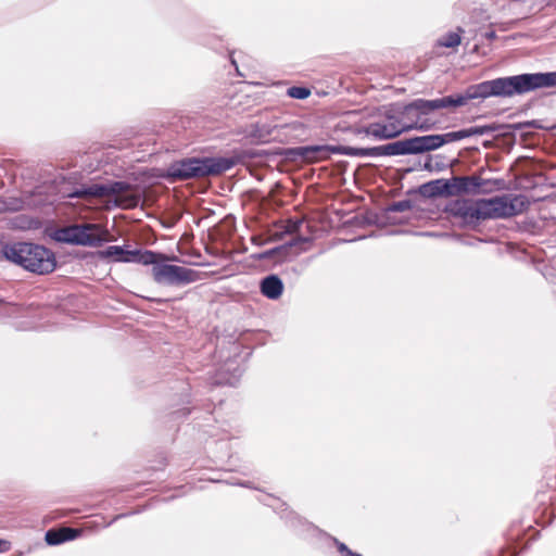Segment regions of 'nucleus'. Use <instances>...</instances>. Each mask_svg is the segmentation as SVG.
I'll return each mask as SVG.
<instances>
[{
    "label": "nucleus",
    "instance_id": "nucleus-1",
    "mask_svg": "<svg viewBox=\"0 0 556 556\" xmlns=\"http://www.w3.org/2000/svg\"><path fill=\"white\" fill-rule=\"evenodd\" d=\"M529 206L527 195L504 193L491 198H456L445 203L443 213L459 228L478 231L485 220L515 217Z\"/></svg>",
    "mask_w": 556,
    "mask_h": 556
},
{
    "label": "nucleus",
    "instance_id": "nucleus-2",
    "mask_svg": "<svg viewBox=\"0 0 556 556\" xmlns=\"http://www.w3.org/2000/svg\"><path fill=\"white\" fill-rule=\"evenodd\" d=\"M505 186L502 178H481L478 176H453L438 178L419 185V198L438 199L458 195H477L501 190Z\"/></svg>",
    "mask_w": 556,
    "mask_h": 556
},
{
    "label": "nucleus",
    "instance_id": "nucleus-3",
    "mask_svg": "<svg viewBox=\"0 0 556 556\" xmlns=\"http://www.w3.org/2000/svg\"><path fill=\"white\" fill-rule=\"evenodd\" d=\"M0 258L37 275H47L56 268L55 254L50 249L28 241L1 242Z\"/></svg>",
    "mask_w": 556,
    "mask_h": 556
},
{
    "label": "nucleus",
    "instance_id": "nucleus-4",
    "mask_svg": "<svg viewBox=\"0 0 556 556\" xmlns=\"http://www.w3.org/2000/svg\"><path fill=\"white\" fill-rule=\"evenodd\" d=\"M222 176L217 155H191L173 160L161 169L159 178L168 184L203 180Z\"/></svg>",
    "mask_w": 556,
    "mask_h": 556
},
{
    "label": "nucleus",
    "instance_id": "nucleus-5",
    "mask_svg": "<svg viewBox=\"0 0 556 556\" xmlns=\"http://www.w3.org/2000/svg\"><path fill=\"white\" fill-rule=\"evenodd\" d=\"M475 99L513 98L538 90L535 73H521L511 76H502L479 84L468 86Z\"/></svg>",
    "mask_w": 556,
    "mask_h": 556
},
{
    "label": "nucleus",
    "instance_id": "nucleus-6",
    "mask_svg": "<svg viewBox=\"0 0 556 556\" xmlns=\"http://www.w3.org/2000/svg\"><path fill=\"white\" fill-rule=\"evenodd\" d=\"M152 266L153 280L161 286L185 287L201 279V273L192 268L169 264V255L162 252ZM172 260L179 261L177 256Z\"/></svg>",
    "mask_w": 556,
    "mask_h": 556
},
{
    "label": "nucleus",
    "instance_id": "nucleus-7",
    "mask_svg": "<svg viewBox=\"0 0 556 556\" xmlns=\"http://www.w3.org/2000/svg\"><path fill=\"white\" fill-rule=\"evenodd\" d=\"M93 224H72L55 228L49 236L59 243L98 248L105 243V239L99 233H92Z\"/></svg>",
    "mask_w": 556,
    "mask_h": 556
},
{
    "label": "nucleus",
    "instance_id": "nucleus-8",
    "mask_svg": "<svg viewBox=\"0 0 556 556\" xmlns=\"http://www.w3.org/2000/svg\"><path fill=\"white\" fill-rule=\"evenodd\" d=\"M417 154V136L396 140L377 147H353V156L380 157Z\"/></svg>",
    "mask_w": 556,
    "mask_h": 556
},
{
    "label": "nucleus",
    "instance_id": "nucleus-9",
    "mask_svg": "<svg viewBox=\"0 0 556 556\" xmlns=\"http://www.w3.org/2000/svg\"><path fill=\"white\" fill-rule=\"evenodd\" d=\"M307 237L300 236L282 244L255 253L252 257L256 261H271L275 264L282 263L300 254L299 244L308 242Z\"/></svg>",
    "mask_w": 556,
    "mask_h": 556
},
{
    "label": "nucleus",
    "instance_id": "nucleus-10",
    "mask_svg": "<svg viewBox=\"0 0 556 556\" xmlns=\"http://www.w3.org/2000/svg\"><path fill=\"white\" fill-rule=\"evenodd\" d=\"M319 144H309V146H299V147H290V148H279V156L282 157L285 162L288 163H315L320 160H324V155H321Z\"/></svg>",
    "mask_w": 556,
    "mask_h": 556
},
{
    "label": "nucleus",
    "instance_id": "nucleus-11",
    "mask_svg": "<svg viewBox=\"0 0 556 556\" xmlns=\"http://www.w3.org/2000/svg\"><path fill=\"white\" fill-rule=\"evenodd\" d=\"M417 129V118L409 124H403L400 119L391 123H372V138L376 140H390L399 137L405 131Z\"/></svg>",
    "mask_w": 556,
    "mask_h": 556
},
{
    "label": "nucleus",
    "instance_id": "nucleus-12",
    "mask_svg": "<svg viewBox=\"0 0 556 556\" xmlns=\"http://www.w3.org/2000/svg\"><path fill=\"white\" fill-rule=\"evenodd\" d=\"M250 160H254V149H232L229 156L217 155L222 175L236 165H245Z\"/></svg>",
    "mask_w": 556,
    "mask_h": 556
},
{
    "label": "nucleus",
    "instance_id": "nucleus-13",
    "mask_svg": "<svg viewBox=\"0 0 556 556\" xmlns=\"http://www.w3.org/2000/svg\"><path fill=\"white\" fill-rule=\"evenodd\" d=\"M416 205V201L412 198L403 199L400 201H394L382 207L386 217H388L389 225H400L405 222V216L397 214H405L407 212H412L414 206Z\"/></svg>",
    "mask_w": 556,
    "mask_h": 556
},
{
    "label": "nucleus",
    "instance_id": "nucleus-14",
    "mask_svg": "<svg viewBox=\"0 0 556 556\" xmlns=\"http://www.w3.org/2000/svg\"><path fill=\"white\" fill-rule=\"evenodd\" d=\"M260 292L268 300L276 301L285 291V283L277 274H269L260 280Z\"/></svg>",
    "mask_w": 556,
    "mask_h": 556
},
{
    "label": "nucleus",
    "instance_id": "nucleus-15",
    "mask_svg": "<svg viewBox=\"0 0 556 556\" xmlns=\"http://www.w3.org/2000/svg\"><path fill=\"white\" fill-rule=\"evenodd\" d=\"M448 136H451L450 132L419 136V156L430 154L429 152L451 143L452 140Z\"/></svg>",
    "mask_w": 556,
    "mask_h": 556
},
{
    "label": "nucleus",
    "instance_id": "nucleus-16",
    "mask_svg": "<svg viewBox=\"0 0 556 556\" xmlns=\"http://www.w3.org/2000/svg\"><path fill=\"white\" fill-rule=\"evenodd\" d=\"M501 130L500 123H490L485 125H475L455 131H450L452 142L463 140L472 136H484Z\"/></svg>",
    "mask_w": 556,
    "mask_h": 556
},
{
    "label": "nucleus",
    "instance_id": "nucleus-17",
    "mask_svg": "<svg viewBox=\"0 0 556 556\" xmlns=\"http://www.w3.org/2000/svg\"><path fill=\"white\" fill-rule=\"evenodd\" d=\"M281 519L285 520L286 525L291 528L295 533L302 534L303 532L316 530L319 529L315 527L312 522H308L307 520L303 519L299 515H296L294 511L289 510L288 507H286L280 515Z\"/></svg>",
    "mask_w": 556,
    "mask_h": 556
},
{
    "label": "nucleus",
    "instance_id": "nucleus-18",
    "mask_svg": "<svg viewBox=\"0 0 556 556\" xmlns=\"http://www.w3.org/2000/svg\"><path fill=\"white\" fill-rule=\"evenodd\" d=\"M163 256L160 251H152L142 248L130 249L128 245L127 263L153 266L156 257Z\"/></svg>",
    "mask_w": 556,
    "mask_h": 556
},
{
    "label": "nucleus",
    "instance_id": "nucleus-19",
    "mask_svg": "<svg viewBox=\"0 0 556 556\" xmlns=\"http://www.w3.org/2000/svg\"><path fill=\"white\" fill-rule=\"evenodd\" d=\"M128 245H109L103 250H98L96 255L101 260L115 263H127Z\"/></svg>",
    "mask_w": 556,
    "mask_h": 556
},
{
    "label": "nucleus",
    "instance_id": "nucleus-20",
    "mask_svg": "<svg viewBox=\"0 0 556 556\" xmlns=\"http://www.w3.org/2000/svg\"><path fill=\"white\" fill-rule=\"evenodd\" d=\"M547 126L543 125L540 119H529L523 122H517L513 124H501L500 123V129L503 131V135L506 137H516V131L522 130L525 128H534V129H542L547 130Z\"/></svg>",
    "mask_w": 556,
    "mask_h": 556
},
{
    "label": "nucleus",
    "instance_id": "nucleus-21",
    "mask_svg": "<svg viewBox=\"0 0 556 556\" xmlns=\"http://www.w3.org/2000/svg\"><path fill=\"white\" fill-rule=\"evenodd\" d=\"M447 166H448V164L446 163V157L441 154H437V155L426 154V155L419 156V170H427L429 173H433V172L439 173V172L445 169Z\"/></svg>",
    "mask_w": 556,
    "mask_h": 556
},
{
    "label": "nucleus",
    "instance_id": "nucleus-22",
    "mask_svg": "<svg viewBox=\"0 0 556 556\" xmlns=\"http://www.w3.org/2000/svg\"><path fill=\"white\" fill-rule=\"evenodd\" d=\"M465 29L457 26L455 30H448L435 40V46L441 48L457 49L462 45Z\"/></svg>",
    "mask_w": 556,
    "mask_h": 556
},
{
    "label": "nucleus",
    "instance_id": "nucleus-23",
    "mask_svg": "<svg viewBox=\"0 0 556 556\" xmlns=\"http://www.w3.org/2000/svg\"><path fill=\"white\" fill-rule=\"evenodd\" d=\"M441 109H445V102L443 97L431 100L419 98V129H425L428 127V124L426 125V122L421 123V115H430L431 113H434L435 111H439Z\"/></svg>",
    "mask_w": 556,
    "mask_h": 556
},
{
    "label": "nucleus",
    "instance_id": "nucleus-24",
    "mask_svg": "<svg viewBox=\"0 0 556 556\" xmlns=\"http://www.w3.org/2000/svg\"><path fill=\"white\" fill-rule=\"evenodd\" d=\"M271 135V129L266 124L253 123L250 125L247 138L252 139L255 143H266Z\"/></svg>",
    "mask_w": 556,
    "mask_h": 556
},
{
    "label": "nucleus",
    "instance_id": "nucleus-25",
    "mask_svg": "<svg viewBox=\"0 0 556 556\" xmlns=\"http://www.w3.org/2000/svg\"><path fill=\"white\" fill-rule=\"evenodd\" d=\"M362 223L367 226L386 227L389 226L382 208L379 211L368 210L362 215Z\"/></svg>",
    "mask_w": 556,
    "mask_h": 556
},
{
    "label": "nucleus",
    "instance_id": "nucleus-26",
    "mask_svg": "<svg viewBox=\"0 0 556 556\" xmlns=\"http://www.w3.org/2000/svg\"><path fill=\"white\" fill-rule=\"evenodd\" d=\"M321 155H324V160L328 159L330 154H340L353 156V147L343 146V144H319Z\"/></svg>",
    "mask_w": 556,
    "mask_h": 556
},
{
    "label": "nucleus",
    "instance_id": "nucleus-27",
    "mask_svg": "<svg viewBox=\"0 0 556 556\" xmlns=\"http://www.w3.org/2000/svg\"><path fill=\"white\" fill-rule=\"evenodd\" d=\"M443 98H444V102H445V109L446 108H454V109L459 108V106L467 104V102L469 100H472V97L469 92L468 87L466 88L464 93H453V94L445 96Z\"/></svg>",
    "mask_w": 556,
    "mask_h": 556
},
{
    "label": "nucleus",
    "instance_id": "nucleus-28",
    "mask_svg": "<svg viewBox=\"0 0 556 556\" xmlns=\"http://www.w3.org/2000/svg\"><path fill=\"white\" fill-rule=\"evenodd\" d=\"M536 87L539 89L556 87V71L535 72Z\"/></svg>",
    "mask_w": 556,
    "mask_h": 556
},
{
    "label": "nucleus",
    "instance_id": "nucleus-29",
    "mask_svg": "<svg viewBox=\"0 0 556 556\" xmlns=\"http://www.w3.org/2000/svg\"><path fill=\"white\" fill-rule=\"evenodd\" d=\"M105 184V195H116L128 191L131 185L125 180H110Z\"/></svg>",
    "mask_w": 556,
    "mask_h": 556
},
{
    "label": "nucleus",
    "instance_id": "nucleus-30",
    "mask_svg": "<svg viewBox=\"0 0 556 556\" xmlns=\"http://www.w3.org/2000/svg\"><path fill=\"white\" fill-rule=\"evenodd\" d=\"M45 542L49 546H58V545H61L63 543H66L65 542V536H64L63 528H59V529H53L52 528V529H49L48 531H46V533H45Z\"/></svg>",
    "mask_w": 556,
    "mask_h": 556
},
{
    "label": "nucleus",
    "instance_id": "nucleus-31",
    "mask_svg": "<svg viewBox=\"0 0 556 556\" xmlns=\"http://www.w3.org/2000/svg\"><path fill=\"white\" fill-rule=\"evenodd\" d=\"M318 531L333 542L334 546L337 547V551L341 556H357L359 554L357 552L352 551L344 542H341L336 536L327 534L326 532H323L320 530Z\"/></svg>",
    "mask_w": 556,
    "mask_h": 556
},
{
    "label": "nucleus",
    "instance_id": "nucleus-32",
    "mask_svg": "<svg viewBox=\"0 0 556 556\" xmlns=\"http://www.w3.org/2000/svg\"><path fill=\"white\" fill-rule=\"evenodd\" d=\"M311 93V89L305 86H291L287 89V96L296 100H305Z\"/></svg>",
    "mask_w": 556,
    "mask_h": 556
},
{
    "label": "nucleus",
    "instance_id": "nucleus-33",
    "mask_svg": "<svg viewBox=\"0 0 556 556\" xmlns=\"http://www.w3.org/2000/svg\"><path fill=\"white\" fill-rule=\"evenodd\" d=\"M87 198L105 197V184L85 185Z\"/></svg>",
    "mask_w": 556,
    "mask_h": 556
},
{
    "label": "nucleus",
    "instance_id": "nucleus-34",
    "mask_svg": "<svg viewBox=\"0 0 556 556\" xmlns=\"http://www.w3.org/2000/svg\"><path fill=\"white\" fill-rule=\"evenodd\" d=\"M426 122V125L428 124L427 128L419 129V131H428L431 129H441L442 126V119L440 117L430 116V115H421V123Z\"/></svg>",
    "mask_w": 556,
    "mask_h": 556
},
{
    "label": "nucleus",
    "instance_id": "nucleus-35",
    "mask_svg": "<svg viewBox=\"0 0 556 556\" xmlns=\"http://www.w3.org/2000/svg\"><path fill=\"white\" fill-rule=\"evenodd\" d=\"M65 542L74 541L81 536L83 531L78 528L63 527Z\"/></svg>",
    "mask_w": 556,
    "mask_h": 556
},
{
    "label": "nucleus",
    "instance_id": "nucleus-36",
    "mask_svg": "<svg viewBox=\"0 0 556 556\" xmlns=\"http://www.w3.org/2000/svg\"><path fill=\"white\" fill-rule=\"evenodd\" d=\"M279 148L264 150V149H254V159H263V157H274L279 156Z\"/></svg>",
    "mask_w": 556,
    "mask_h": 556
},
{
    "label": "nucleus",
    "instance_id": "nucleus-37",
    "mask_svg": "<svg viewBox=\"0 0 556 556\" xmlns=\"http://www.w3.org/2000/svg\"><path fill=\"white\" fill-rule=\"evenodd\" d=\"M417 169V163H414L413 165H408V166H403V167H399L396 169V176L400 178V179H405L409 174H412L413 172H415Z\"/></svg>",
    "mask_w": 556,
    "mask_h": 556
},
{
    "label": "nucleus",
    "instance_id": "nucleus-38",
    "mask_svg": "<svg viewBox=\"0 0 556 556\" xmlns=\"http://www.w3.org/2000/svg\"><path fill=\"white\" fill-rule=\"evenodd\" d=\"M190 412H191L190 408L184 407V408L172 412L169 414V416L173 420H184L185 418L188 417Z\"/></svg>",
    "mask_w": 556,
    "mask_h": 556
},
{
    "label": "nucleus",
    "instance_id": "nucleus-39",
    "mask_svg": "<svg viewBox=\"0 0 556 556\" xmlns=\"http://www.w3.org/2000/svg\"><path fill=\"white\" fill-rule=\"evenodd\" d=\"M372 123L368 124L367 126H356L352 129V132L356 136L358 135H366L372 137Z\"/></svg>",
    "mask_w": 556,
    "mask_h": 556
},
{
    "label": "nucleus",
    "instance_id": "nucleus-40",
    "mask_svg": "<svg viewBox=\"0 0 556 556\" xmlns=\"http://www.w3.org/2000/svg\"><path fill=\"white\" fill-rule=\"evenodd\" d=\"M67 197L70 199H84V198H87L86 195V188H85V185L78 187V188H74L68 194Z\"/></svg>",
    "mask_w": 556,
    "mask_h": 556
},
{
    "label": "nucleus",
    "instance_id": "nucleus-41",
    "mask_svg": "<svg viewBox=\"0 0 556 556\" xmlns=\"http://www.w3.org/2000/svg\"><path fill=\"white\" fill-rule=\"evenodd\" d=\"M302 219L293 217L288 220L287 232L299 231L302 226Z\"/></svg>",
    "mask_w": 556,
    "mask_h": 556
},
{
    "label": "nucleus",
    "instance_id": "nucleus-42",
    "mask_svg": "<svg viewBox=\"0 0 556 556\" xmlns=\"http://www.w3.org/2000/svg\"><path fill=\"white\" fill-rule=\"evenodd\" d=\"M144 510V507H142L141 509H136V510H132V511H129V513H126V514H119L117 516H115L110 522H109V526L112 525L114 521L121 519V518H124V517H127V516H132V515H136V514H139L141 511Z\"/></svg>",
    "mask_w": 556,
    "mask_h": 556
},
{
    "label": "nucleus",
    "instance_id": "nucleus-43",
    "mask_svg": "<svg viewBox=\"0 0 556 556\" xmlns=\"http://www.w3.org/2000/svg\"><path fill=\"white\" fill-rule=\"evenodd\" d=\"M22 207V202L17 199H13V201L10 203V205L5 206V210L8 211H18Z\"/></svg>",
    "mask_w": 556,
    "mask_h": 556
},
{
    "label": "nucleus",
    "instance_id": "nucleus-44",
    "mask_svg": "<svg viewBox=\"0 0 556 556\" xmlns=\"http://www.w3.org/2000/svg\"><path fill=\"white\" fill-rule=\"evenodd\" d=\"M413 110L417 111V100H413L408 104L404 105L402 114H405L406 112H409Z\"/></svg>",
    "mask_w": 556,
    "mask_h": 556
},
{
    "label": "nucleus",
    "instance_id": "nucleus-45",
    "mask_svg": "<svg viewBox=\"0 0 556 556\" xmlns=\"http://www.w3.org/2000/svg\"><path fill=\"white\" fill-rule=\"evenodd\" d=\"M482 37L488 40H494L497 38L496 31L494 29H488L482 34Z\"/></svg>",
    "mask_w": 556,
    "mask_h": 556
},
{
    "label": "nucleus",
    "instance_id": "nucleus-46",
    "mask_svg": "<svg viewBox=\"0 0 556 556\" xmlns=\"http://www.w3.org/2000/svg\"><path fill=\"white\" fill-rule=\"evenodd\" d=\"M11 547V542L4 539H0V553L8 552Z\"/></svg>",
    "mask_w": 556,
    "mask_h": 556
},
{
    "label": "nucleus",
    "instance_id": "nucleus-47",
    "mask_svg": "<svg viewBox=\"0 0 556 556\" xmlns=\"http://www.w3.org/2000/svg\"><path fill=\"white\" fill-rule=\"evenodd\" d=\"M232 484L243 486V488L253 489L252 482H250V481H236V482H232Z\"/></svg>",
    "mask_w": 556,
    "mask_h": 556
},
{
    "label": "nucleus",
    "instance_id": "nucleus-48",
    "mask_svg": "<svg viewBox=\"0 0 556 556\" xmlns=\"http://www.w3.org/2000/svg\"><path fill=\"white\" fill-rule=\"evenodd\" d=\"M391 233H392V235H400V233H410V235H416V232H415V231H413V230H404V229L395 230V231H392Z\"/></svg>",
    "mask_w": 556,
    "mask_h": 556
},
{
    "label": "nucleus",
    "instance_id": "nucleus-49",
    "mask_svg": "<svg viewBox=\"0 0 556 556\" xmlns=\"http://www.w3.org/2000/svg\"><path fill=\"white\" fill-rule=\"evenodd\" d=\"M406 194L409 195V197H413V195H417V187H410L407 191H406Z\"/></svg>",
    "mask_w": 556,
    "mask_h": 556
},
{
    "label": "nucleus",
    "instance_id": "nucleus-50",
    "mask_svg": "<svg viewBox=\"0 0 556 556\" xmlns=\"http://www.w3.org/2000/svg\"><path fill=\"white\" fill-rule=\"evenodd\" d=\"M216 383H217V384H231V386L233 384V383H232L231 381H229V380H222V379L216 380Z\"/></svg>",
    "mask_w": 556,
    "mask_h": 556
},
{
    "label": "nucleus",
    "instance_id": "nucleus-51",
    "mask_svg": "<svg viewBox=\"0 0 556 556\" xmlns=\"http://www.w3.org/2000/svg\"><path fill=\"white\" fill-rule=\"evenodd\" d=\"M419 236L431 237V236H435V235L433 232L425 231V232H419Z\"/></svg>",
    "mask_w": 556,
    "mask_h": 556
},
{
    "label": "nucleus",
    "instance_id": "nucleus-52",
    "mask_svg": "<svg viewBox=\"0 0 556 556\" xmlns=\"http://www.w3.org/2000/svg\"><path fill=\"white\" fill-rule=\"evenodd\" d=\"M230 62H231V64L236 67V70L238 71L237 62H236V60L233 59V56H232V55H230Z\"/></svg>",
    "mask_w": 556,
    "mask_h": 556
},
{
    "label": "nucleus",
    "instance_id": "nucleus-53",
    "mask_svg": "<svg viewBox=\"0 0 556 556\" xmlns=\"http://www.w3.org/2000/svg\"><path fill=\"white\" fill-rule=\"evenodd\" d=\"M547 128H548V131L556 130V123H554L553 125H549Z\"/></svg>",
    "mask_w": 556,
    "mask_h": 556
},
{
    "label": "nucleus",
    "instance_id": "nucleus-54",
    "mask_svg": "<svg viewBox=\"0 0 556 556\" xmlns=\"http://www.w3.org/2000/svg\"><path fill=\"white\" fill-rule=\"evenodd\" d=\"M483 147L489 148L490 147V141L489 140L483 141Z\"/></svg>",
    "mask_w": 556,
    "mask_h": 556
},
{
    "label": "nucleus",
    "instance_id": "nucleus-55",
    "mask_svg": "<svg viewBox=\"0 0 556 556\" xmlns=\"http://www.w3.org/2000/svg\"><path fill=\"white\" fill-rule=\"evenodd\" d=\"M366 237L365 236H362V237H358V238H355L353 239V241H356V240H362V239H365ZM352 242V240H350Z\"/></svg>",
    "mask_w": 556,
    "mask_h": 556
},
{
    "label": "nucleus",
    "instance_id": "nucleus-56",
    "mask_svg": "<svg viewBox=\"0 0 556 556\" xmlns=\"http://www.w3.org/2000/svg\"><path fill=\"white\" fill-rule=\"evenodd\" d=\"M477 50H478V46L476 45V46L473 47L472 51L475 52V51H477Z\"/></svg>",
    "mask_w": 556,
    "mask_h": 556
},
{
    "label": "nucleus",
    "instance_id": "nucleus-57",
    "mask_svg": "<svg viewBox=\"0 0 556 556\" xmlns=\"http://www.w3.org/2000/svg\"><path fill=\"white\" fill-rule=\"evenodd\" d=\"M177 495H172L170 497H168L169 500H173V498H176Z\"/></svg>",
    "mask_w": 556,
    "mask_h": 556
},
{
    "label": "nucleus",
    "instance_id": "nucleus-58",
    "mask_svg": "<svg viewBox=\"0 0 556 556\" xmlns=\"http://www.w3.org/2000/svg\"><path fill=\"white\" fill-rule=\"evenodd\" d=\"M2 303H3V301L0 299V304H2Z\"/></svg>",
    "mask_w": 556,
    "mask_h": 556
},
{
    "label": "nucleus",
    "instance_id": "nucleus-59",
    "mask_svg": "<svg viewBox=\"0 0 556 556\" xmlns=\"http://www.w3.org/2000/svg\"><path fill=\"white\" fill-rule=\"evenodd\" d=\"M357 556H363L361 553Z\"/></svg>",
    "mask_w": 556,
    "mask_h": 556
}]
</instances>
